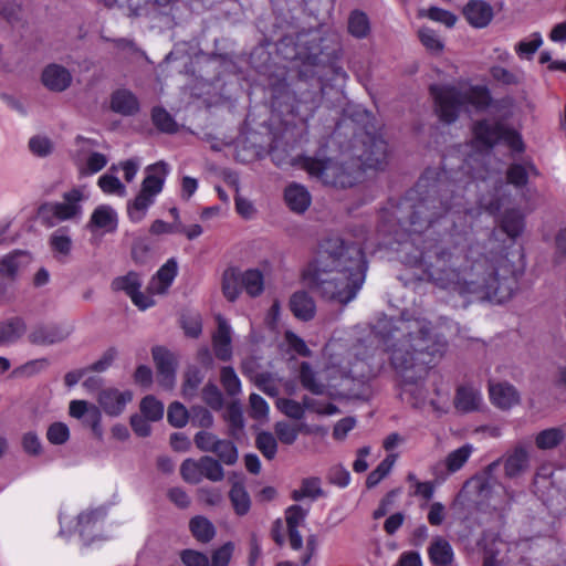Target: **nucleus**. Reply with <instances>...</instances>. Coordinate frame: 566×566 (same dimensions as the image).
I'll return each mask as SVG.
<instances>
[{"label": "nucleus", "instance_id": "obj_1", "mask_svg": "<svg viewBox=\"0 0 566 566\" xmlns=\"http://www.w3.org/2000/svg\"><path fill=\"white\" fill-rule=\"evenodd\" d=\"M382 342L389 360L400 377V395L415 407L429 405L437 412H446L449 390L434 389V397L424 387L423 378L448 350L446 337L422 315L402 313L385 326Z\"/></svg>", "mask_w": 566, "mask_h": 566}, {"label": "nucleus", "instance_id": "obj_2", "mask_svg": "<svg viewBox=\"0 0 566 566\" xmlns=\"http://www.w3.org/2000/svg\"><path fill=\"white\" fill-rule=\"evenodd\" d=\"M458 253L454 260L447 259L444 249L427 265L429 281L443 289H452L460 294H473L479 300H488L502 304L509 301L516 285L511 266H503L502 273L490 260L482 255L479 249H470L464 253V247L455 248Z\"/></svg>", "mask_w": 566, "mask_h": 566}, {"label": "nucleus", "instance_id": "obj_3", "mask_svg": "<svg viewBox=\"0 0 566 566\" xmlns=\"http://www.w3.org/2000/svg\"><path fill=\"white\" fill-rule=\"evenodd\" d=\"M452 206L441 201L436 206V199L427 198L415 206V211L409 220L408 237L412 245L419 249V253L408 256L406 262L422 270L427 274V265L431 261L436 263L437 253L444 249L447 259L454 260L457 247H464V253H470L467 238L457 232V221L472 216L473 210L467 209L459 196Z\"/></svg>", "mask_w": 566, "mask_h": 566}, {"label": "nucleus", "instance_id": "obj_4", "mask_svg": "<svg viewBox=\"0 0 566 566\" xmlns=\"http://www.w3.org/2000/svg\"><path fill=\"white\" fill-rule=\"evenodd\" d=\"M366 261L361 248L340 238L324 240L316 259L304 271V280L322 295L342 304L354 300L365 282Z\"/></svg>", "mask_w": 566, "mask_h": 566}, {"label": "nucleus", "instance_id": "obj_5", "mask_svg": "<svg viewBox=\"0 0 566 566\" xmlns=\"http://www.w3.org/2000/svg\"><path fill=\"white\" fill-rule=\"evenodd\" d=\"M366 350L363 343L352 347L342 339H331L324 349L325 367L315 374L308 363H302L300 378L304 388L315 395L328 392L338 379L353 377L364 379L373 374L365 358L359 355Z\"/></svg>", "mask_w": 566, "mask_h": 566}, {"label": "nucleus", "instance_id": "obj_6", "mask_svg": "<svg viewBox=\"0 0 566 566\" xmlns=\"http://www.w3.org/2000/svg\"><path fill=\"white\" fill-rule=\"evenodd\" d=\"M430 93L434 99L436 112L444 123L454 122L464 107H473L478 111L490 105L491 96L485 86H469L467 84L431 85Z\"/></svg>", "mask_w": 566, "mask_h": 566}, {"label": "nucleus", "instance_id": "obj_7", "mask_svg": "<svg viewBox=\"0 0 566 566\" xmlns=\"http://www.w3.org/2000/svg\"><path fill=\"white\" fill-rule=\"evenodd\" d=\"M87 199L85 188L65 191L60 201H50L38 209L39 220L46 227H54L64 221H80L83 217V202Z\"/></svg>", "mask_w": 566, "mask_h": 566}, {"label": "nucleus", "instance_id": "obj_8", "mask_svg": "<svg viewBox=\"0 0 566 566\" xmlns=\"http://www.w3.org/2000/svg\"><path fill=\"white\" fill-rule=\"evenodd\" d=\"M303 167L312 177H316L325 185L340 188L352 187L361 176V168L356 163L344 166L329 159L306 157Z\"/></svg>", "mask_w": 566, "mask_h": 566}, {"label": "nucleus", "instance_id": "obj_9", "mask_svg": "<svg viewBox=\"0 0 566 566\" xmlns=\"http://www.w3.org/2000/svg\"><path fill=\"white\" fill-rule=\"evenodd\" d=\"M474 140L479 151L476 156H482L483 151L490 153L492 147L503 142L513 151L522 153L525 149L522 135L514 128L507 127L502 123H490L488 120L479 122L473 127Z\"/></svg>", "mask_w": 566, "mask_h": 566}, {"label": "nucleus", "instance_id": "obj_10", "mask_svg": "<svg viewBox=\"0 0 566 566\" xmlns=\"http://www.w3.org/2000/svg\"><path fill=\"white\" fill-rule=\"evenodd\" d=\"M497 467L499 462H493L486 470L468 480L463 486L462 495H499L503 493L504 488L494 475Z\"/></svg>", "mask_w": 566, "mask_h": 566}, {"label": "nucleus", "instance_id": "obj_11", "mask_svg": "<svg viewBox=\"0 0 566 566\" xmlns=\"http://www.w3.org/2000/svg\"><path fill=\"white\" fill-rule=\"evenodd\" d=\"M112 286L115 291L125 292L130 297L134 305L142 311L155 305V301L148 292L145 294L139 291L142 280L135 272H129L126 275L116 277L112 283Z\"/></svg>", "mask_w": 566, "mask_h": 566}, {"label": "nucleus", "instance_id": "obj_12", "mask_svg": "<svg viewBox=\"0 0 566 566\" xmlns=\"http://www.w3.org/2000/svg\"><path fill=\"white\" fill-rule=\"evenodd\" d=\"M133 400V392L129 389L106 388L103 389L97 398L99 407L111 417H117L123 413L126 406Z\"/></svg>", "mask_w": 566, "mask_h": 566}, {"label": "nucleus", "instance_id": "obj_13", "mask_svg": "<svg viewBox=\"0 0 566 566\" xmlns=\"http://www.w3.org/2000/svg\"><path fill=\"white\" fill-rule=\"evenodd\" d=\"M366 149L359 155L360 166L369 169H380L387 158V145L378 136L367 135L364 140Z\"/></svg>", "mask_w": 566, "mask_h": 566}, {"label": "nucleus", "instance_id": "obj_14", "mask_svg": "<svg viewBox=\"0 0 566 566\" xmlns=\"http://www.w3.org/2000/svg\"><path fill=\"white\" fill-rule=\"evenodd\" d=\"M117 212L108 205L96 207L87 222V229L94 234L112 233L117 229Z\"/></svg>", "mask_w": 566, "mask_h": 566}, {"label": "nucleus", "instance_id": "obj_15", "mask_svg": "<svg viewBox=\"0 0 566 566\" xmlns=\"http://www.w3.org/2000/svg\"><path fill=\"white\" fill-rule=\"evenodd\" d=\"M218 328L212 336V347L217 358L228 361L232 357V328L221 315L217 316Z\"/></svg>", "mask_w": 566, "mask_h": 566}, {"label": "nucleus", "instance_id": "obj_16", "mask_svg": "<svg viewBox=\"0 0 566 566\" xmlns=\"http://www.w3.org/2000/svg\"><path fill=\"white\" fill-rule=\"evenodd\" d=\"M153 357L157 367L159 384L170 389L175 384L176 359L171 353L163 347L153 349Z\"/></svg>", "mask_w": 566, "mask_h": 566}, {"label": "nucleus", "instance_id": "obj_17", "mask_svg": "<svg viewBox=\"0 0 566 566\" xmlns=\"http://www.w3.org/2000/svg\"><path fill=\"white\" fill-rule=\"evenodd\" d=\"M31 262L32 256L29 252L12 251L0 259V276L13 281Z\"/></svg>", "mask_w": 566, "mask_h": 566}, {"label": "nucleus", "instance_id": "obj_18", "mask_svg": "<svg viewBox=\"0 0 566 566\" xmlns=\"http://www.w3.org/2000/svg\"><path fill=\"white\" fill-rule=\"evenodd\" d=\"M462 12L468 23L476 29L488 27L494 17L493 8L483 0L469 1Z\"/></svg>", "mask_w": 566, "mask_h": 566}, {"label": "nucleus", "instance_id": "obj_19", "mask_svg": "<svg viewBox=\"0 0 566 566\" xmlns=\"http://www.w3.org/2000/svg\"><path fill=\"white\" fill-rule=\"evenodd\" d=\"M178 273V264L174 259H169L150 280L147 292L154 295L165 294Z\"/></svg>", "mask_w": 566, "mask_h": 566}, {"label": "nucleus", "instance_id": "obj_20", "mask_svg": "<svg viewBox=\"0 0 566 566\" xmlns=\"http://www.w3.org/2000/svg\"><path fill=\"white\" fill-rule=\"evenodd\" d=\"M43 85L53 92H63L72 83L70 71L59 64H50L42 72Z\"/></svg>", "mask_w": 566, "mask_h": 566}, {"label": "nucleus", "instance_id": "obj_21", "mask_svg": "<svg viewBox=\"0 0 566 566\" xmlns=\"http://www.w3.org/2000/svg\"><path fill=\"white\" fill-rule=\"evenodd\" d=\"M170 172V167L165 161H158L156 164L149 165L146 168V177L142 184V188L145 191L157 196L161 192L164 184L166 181L167 176Z\"/></svg>", "mask_w": 566, "mask_h": 566}, {"label": "nucleus", "instance_id": "obj_22", "mask_svg": "<svg viewBox=\"0 0 566 566\" xmlns=\"http://www.w3.org/2000/svg\"><path fill=\"white\" fill-rule=\"evenodd\" d=\"M428 557L432 566H457L451 544L440 536L430 543Z\"/></svg>", "mask_w": 566, "mask_h": 566}, {"label": "nucleus", "instance_id": "obj_23", "mask_svg": "<svg viewBox=\"0 0 566 566\" xmlns=\"http://www.w3.org/2000/svg\"><path fill=\"white\" fill-rule=\"evenodd\" d=\"M483 403L481 390L473 385H462L458 388L454 407L461 412H472L480 409Z\"/></svg>", "mask_w": 566, "mask_h": 566}, {"label": "nucleus", "instance_id": "obj_24", "mask_svg": "<svg viewBox=\"0 0 566 566\" xmlns=\"http://www.w3.org/2000/svg\"><path fill=\"white\" fill-rule=\"evenodd\" d=\"M489 391L492 402L501 409H510L520 401L518 392L507 382L491 384Z\"/></svg>", "mask_w": 566, "mask_h": 566}, {"label": "nucleus", "instance_id": "obj_25", "mask_svg": "<svg viewBox=\"0 0 566 566\" xmlns=\"http://www.w3.org/2000/svg\"><path fill=\"white\" fill-rule=\"evenodd\" d=\"M284 200L293 212L303 213L310 207L312 198L304 186L292 184L284 191Z\"/></svg>", "mask_w": 566, "mask_h": 566}, {"label": "nucleus", "instance_id": "obj_26", "mask_svg": "<svg viewBox=\"0 0 566 566\" xmlns=\"http://www.w3.org/2000/svg\"><path fill=\"white\" fill-rule=\"evenodd\" d=\"M530 464V454L523 447H516L507 454L504 462L505 474L514 478L523 473Z\"/></svg>", "mask_w": 566, "mask_h": 566}, {"label": "nucleus", "instance_id": "obj_27", "mask_svg": "<svg viewBox=\"0 0 566 566\" xmlns=\"http://www.w3.org/2000/svg\"><path fill=\"white\" fill-rule=\"evenodd\" d=\"M112 109L122 115H132L138 111L139 104L136 96L127 90L116 91L111 101Z\"/></svg>", "mask_w": 566, "mask_h": 566}, {"label": "nucleus", "instance_id": "obj_28", "mask_svg": "<svg viewBox=\"0 0 566 566\" xmlns=\"http://www.w3.org/2000/svg\"><path fill=\"white\" fill-rule=\"evenodd\" d=\"M69 332L56 325H46L35 328L30 334V339L34 344H53L63 340Z\"/></svg>", "mask_w": 566, "mask_h": 566}, {"label": "nucleus", "instance_id": "obj_29", "mask_svg": "<svg viewBox=\"0 0 566 566\" xmlns=\"http://www.w3.org/2000/svg\"><path fill=\"white\" fill-rule=\"evenodd\" d=\"M291 310L297 318L308 321L314 316L315 304L305 292H296L291 297Z\"/></svg>", "mask_w": 566, "mask_h": 566}, {"label": "nucleus", "instance_id": "obj_30", "mask_svg": "<svg viewBox=\"0 0 566 566\" xmlns=\"http://www.w3.org/2000/svg\"><path fill=\"white\" fill-rule=\"evenodd\" d=\"M241 272L233 268L227 269L222 275V293L224 297L230 302L235 301L241 293Z\"/></svg>", "mask_w": 566, "mask_h": 566}, {"label": "nucleus", "instance_id": "obj_31", "mask_svg": "<svg viewBox=\"0 0 566 566\" xmlns=\"http://www.w3.org/2000/svg\"><path fill=\"white\" fill-rule=\"evenodd\" d=\"M153 193L140 189L137 197L128 205V217L133 222H139L146 216L148 208L154 203Z\"/></svg>", "mask_w": 566, "mask_h": 566}, {"label": "nucleus", "instance_id": "obj_32", "mask_svg": "<svg viewBox=\"0 0 566 566\" xmlns=\"http://www.w3.org/2000/svg\"><path fill=\"white\" fill-rule=\"evenodd\" d=\"M189 530L192 536L200 543H209L216 535L213 524L205 516L197 515L189 522Z\"/></svg>", "mask_w": 566, "mask_h": 566}, {"label": "nucleus", "instance_id": "obj_33", "mask_svg": "<svg viewBox=\"0 0 566 566\" xmlns=\"http://www.w3.org/2000/svg\"><path fill=\"white\" fill-rule=\"evenodd\" d=\"M242 289L251 297H256L264 291V275L259 269H248L241 272Z\"/></svg>", "mask_w": 566, "mask_h": 566}, {"label": "nucleus", "instance_id": "obj_34", "mask_svg": "<svg viewBox=\"0 0 566 566\" xmlns=\"http://www.w3.org/2000/svg\"><path fill=\"white\" fill-rule=\"evenodd\" d=\"M25 333V324L21 318H11L0 324V346L17 342Z\"/></svg>", "mask_w": 566, "mask_h": 566}, {"label": "nucleus", "instance_id": "obj_35", "mask_svg": "<svg viewBox=\"0 0 566 566\" xmlns=\"http://www.w3.org/2000/svg\"><path fill=\"white\" fill-rule=\"evenodd\" d=\"M566 437L562 427L547 428L539 431L535 437V444L541 450H548L557 447Z\"/></svg>", "mask_w": 566, "mask_h": 566}, {"label": "nucleus", "instance_id": "obj_36", "mask_svg": "<svg viewBox=\"0 0 566 566\" xmlns=\"http://www.w3.org/2000/svg\"><path fill=\"white\" fill-rule=\"evenodd\" d=\"M117 166L111 167V172H106L98 178V187L106 195H115L118 197L126 196V187L124 184L119 181V179L114 175L117 171Z\"/></svg>", "mask_w": 566, "mask_h": 566}, {"label": "nucleus", "instance_id": "obj_37", "mask_svg": "<svg viewBox=\"0 0 566 566\" xmlns=\"http://www.w3.org/2000/svg\"><path fill=\"white\" fill-rule=\"evenodd\" d=\"M474 448L472 444L467 443L462 447L451 451L446 460L444 465L450 473L459 471L469 460Z\"/></svg>", "mask_w": 566, "mask_h": 566}, {"label": "nucleus", "instance_id": "obj_38", "mask_svg": "<svg viewBox=\"0 0 566 566\" xmlns=\"http://www.w3.org/2000/svg\"><path fill=\"white\" fill-rule=\"evenodd\" d=\"M420 18H428L437 23L443 24L447 28H453L458 21V17L449 10L438 7L422 8L418 11Z\"/></svg>", "mask_w": 566, "mask_h": 566}, {"label": "nucleus", "instance_id": "obj_39", "mask_svg": "<svg viewBox=\"0 0 566 566\" xmlns=\"http://www.w3.org/2000/svg\"><path fill=\"white\" fill-rule=\"evenodd\" d=\"M52 251L59 259H64L72 251V239L64 229L54 231L49 239Z\"/></svg>", "mask_w": 566, "mask_h": 566}, {"label": "nucleus", "instance_id": "obj_40", "mask_svg": "<svg viewBox=\"0 0 566 566\" xmlns=\"http://www.w3.org/2000/svg\"><path fill=\"white\" fill-rule=\"evenodd\" d=\"M418 36L421 44L431 54L439 55L444 50V42L434 30L428 27H422L418 31Z\"/></svg>", "mask_w": 566, "mask_h": 566}, {"label": "nucleus", "instance_id": "obj_41", "mask_svg": "<svg viewBox=\"0 0 566 566\" xmlns=\"http://www.w3.org/2000/svg\"><path fill=\"white\" fill-rule=\"evenodd\" d=\"M397 460V454L389 453L378 465L375 470H373L367 479H366V485L368 488L376 486L378 483H380L392 470L395 462Z\"/></svg>", "mask_w": 566, "mask_h": 566}, {"label": "nucleus", "instance_id": "obj_42", "mask_svg": "<svg viewBox=\"0 0 566 566\" xmlns=\"http://www.w3.org/2000/svg\"><path fill=\"white\" fill-rule=\"evenodd\" d=\"M542 44V34L539 32H534L527 39L520 41L515 46V51L521 59L530 60Z\"/></svg>", "mask_w": 566, "mask_h": 566}, {"label": "nucleus", "instance_id": "obj_43", "mask_svg": "<svg viewBox=\"0 0 566 566\" xmlns=\"http://www.w3.org/2000/svg\"><path fill=\"white\" fill-rule=\"evenodd\" d=\"M180 474L188 483H200L203 479L201 458L199 460L186 459L180 467Z\"/></svg>", "mask_w": 566, "mask_h": 566}, {"label": "nucleus", "instance_id": "obj_44", "mask_svg": "<svg viewBox=\"0 0 566 566\" xmlns=\"http://www.w3.org/2000/svg\"><path fill=\"white\" fill-rule=\"evenodd\" d=\"M276 407L285 416H287L292 419L300 420L304 416L305 407L311 408V405L306 400L304 401V405H303L293 399L281 398V399H277Z\"/></svg>", "mask_w": 566, "mask_h": 566}, {"label": "nucleus", "instance_id": "obj_45", "mask_svg": "<svg viewBox=\"0 0 566 566\" xmlns=\"http://www.w3.org/2000/svg\"><path fill=\"white\" fill-rule=\"evenodd\" d=\"M142 415L150 421H158L164 416V405L154 396H146L140 401Z\"/></svg>", "mask_w": 566, "mask_h": 566}, {"label": "nucleus", "instance_id": "obj_46", "mask_svg": "<svg viewBox=\"0 0 566 566\" xmlns=\"http://www.w3.org/2000/svg\"><path fill=\"white\" fill-rule=\"evenodd\" d=\"M107 157L101 153H92L80 165V174L83 176L94 175L107 165Z\"/></svg>", "mask_w": 566, "mask_h": 566}, {"label": "nucleus", "instance_id": "obj_47", "mask_svg": "<svg viewBox=\"0 0 566 566\" xmlns=\"http://www.w3.org/2000/svg\"><path fill=\"white\" fill-rule=\"evenodd\" d=\"M523 228V217L517 211H510L502 219V229L511 238L520 235Z\"/></svg>", "mask_w": 566, "mask_h": 566}, {"label": "nucleus", "instance_id": "obj_48", "mask_svg": "<svg viewBox=\"0 0 566 566\" xmlns=\"http://www.w3.org/2000/svg\"><path fill=\"white\" fill-rule=\"evenodd\" d=\"M213 453L227 465L234 464L238 460V450L235 446L228 440H218Z\"/></svg>", "mask_w": 566, "mask_h": 566}, {"label": "nucleus", "instance_id": "obj_49", "mask_svg": "<svg viewBox=\"0 0 566 566\" xmlns=\"http://www.w3.org/2000/svg\"><path fill=\"white\" fill-rule=\"evenodd\" d=\"M106 514L107 512L104 506L83 511L77 516V525L82 528L81 531L84 532L86 527L103 521Z\"/></svg>", "mask_w": 566, "mask_h": 566}, {"label": "nucleus", "instance_id": "obj_50", "mask_svg": "<svg viewBox=\"0 0 566 566\" xmlns=\"http://www.w3.org/2000/svg\"><path fill=\"white\" fill-rule=\"evenodd\" d=\"M224 420L230 424L231 433L234 436L237 431L242 430L244 426L242 409L238 403H231L223 413Z\"/></svg>", "mask_w": 566, "mask_h": 566}, {"label": "nucleus", "instance_id": "obj_51", "mask_svg": "<svg viewBox=\"0 0 566 566\" xmlns=\"http://www.w3.org/2000/svg\"><path fill=\"white\" fill-rule=\"evenodd\" d=\"M190 415L186 407L180 402H174L169 406L167 419L172 427L182 428L187 424Z\"/></svg>", "mask_w": 566, "mask_h": 566}, {"label": "nucleus", "instance_id": "obj_52", "mask_svg": "<svg viewBox=\"0 0 566 566\" xmlns=\"http://www.w3.org/2000/svg\"><path fill=\"white\" fill-rule=\"evenodd\" d=\"M348 30L356 38L367 35L369 31V22L365 13L353 12L348 20Z\"/></svg>", "mask_w": 566, "mask_h": 566}, {"label": "nucleus", "instance_id": "obj_53", "mask_svg": "<svg viewBox=\"0 0 566 566\" xmlns=\"http://www.w3.org/2000/svg\"><path fill=\"white\" fill-rule=\"evenodd\" d=\"M256 447L261 453L269 460L273 459L277 452V442L270 432H260L256 437Z\"/></svg>", "mask_w": 566, "mask_h": 566}, {"label": "nucleus", "instance_id": "obj_54", "mask_svg": "<svg viewBox=\"0 0 566 566\" xmlns=\"http://www.w3.org/2000/svg\"><path fill=\"white\" fill-rule=\"evenodd\" d=\"M201 465L203 471V479H208L212 482L221 481L224 476L223 469L219 461L211 457H202Z\"/></svg>", "mask_w": 566, "mask_h": 566}, {"label": "nucleus", "instance_id": "obj_55", "mask_svg": "<svg viewBox=\"0 0 566 566\" xmlns=\"http://www.w3.org/2000/svg\"><path fill=\"white\" fill-rule=\"evenodd\" d=\"M277 439L284 444H292L296 441L300 432V428L295 424L279 421L274 427Z\"/></svg>", "mask_w": 566, "mask_h": 566}, {"label": "nucleus", "instance_id": "obj_56", "mask_svg": "<svg viewBox=\"0 0 566 566\" xmlns=\"http://www.w3.org/2000/svg\"><path fill=\"white\" fill-rule=\"evenodd\" d=\"M220 378L224 390L229 395L234 396L241 391V381L232 367H223Z\"/></svg>", "mask_w": 566, "mask_h": 566}, {"label": "nucleus", "instance_id": "obj_57", "mask_svg": "<svg viewBox=\"0 0 566 566\" xmlns=\"http://www.w3.org/2000/svg\"><path fill=\"white\" fill-rule=\"evenodd\" d=\"M284 342L286 345V350L297 354L303 357L311 356V350L307 347L306 343L298 337L296 334H294L291 331H287L284 335Z\"/></svg>", "mask_w": 566, "mask_h": 566}, {"label": "nucleus", "instance_id": "obj_58", "mask_svg": "<svg viewBox=\"0 0 566 566\" xmlns=\"http://www.w3.org/2000/svg\"><path fill=\"white\" fill-rule=\"evenodd\" d=\"M492 77L505 85H517L523 81L522 71H509L501 66H495L491 70Z\"/></svg>", "mask_w": 566, "mask_h": 566}, {"label": "nucleus", "instance_id": "obj_59", "mask_svg": "<svg viewBox=\"0 0 566 566\" xmlns=\"http://www.w3.org/2000/svg\"><path fill=\"white\" fill-rule=\"evenodd\" d=\"M153 122L155 126L166 133H172L176 129V123L172 117L160 107H156L153 109Z\"/></svg>", "mask_w": 566, "mask_h": 566}, {"label": "nucleus", "instance_id": "obj_60", "mask_svg": "<svg viewBox=\"0 0 566 566\" xmlns=\"http://www.w3.org/2000/svg\"><path fill=\"white\" fill-rule=\"evenodd\" d=\"M46 437L52 444H63L70 438L69 427L63 422H54L49 427Z\"/></svg>", "mask_w": 566, "mask_h": 566}, {"label": "nucleus", "instance_id": "obj_61", "mask_svg": "<svg viewBox=\"0 0 566 566\" xmlns=\"http://www.w3.org/2000/svg\"><path fill=\"white\" fill-rule=\"evenodd\" d=\"M250 416L256 420H265L269 416L268 402L256 394L250 396Z\"/></svg>", "mask_w": 566, "mask_h": 566}, {"label": "nucleus", "instance_id": "obj_62", "mask_svg": "<svg viewBox=\"0 0 566 566\" xmlns=\"http://www.w3.org/2000/svg\"><path fill=\"white\" fill-rule=\"evenodd\" d=\"M180 559L186 566H210L208 556L195 549H184Z\"/></svg>", "mask_w": 566, "mask_h": 566}, {"label": "nucleus", "instance_id": "obj_63", "mask_svg": "<svg viewBox=\"0 0 566 566\" xmlns=\"http://www.w3.org/2000/svg\"><path fill=\"white\" fill-rule=\"evenodd\" d=\"M203 401L212 409L219 410L223 405V398L221 391L216 385H207L202 390Z\"/></svg>", "mask_w": 566, "mask_h": 566}, {"label": "nucleus", "instance_id": "obj_64", "mask_svg": "<svg viewBox=\"0 0 566 566\" xmlns=\"http://www.w3.org/2000/svg\"><path fill=\"white\" fill-rule=\"evenodd\" d=\"M233 552V544L228 542L212 553L211 566H228Z\"/></svg>", "mask_w": 566, "mask_h": 566}]
</instances>
